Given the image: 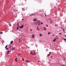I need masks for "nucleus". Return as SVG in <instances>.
I'll return each mask as SVG.
<instances>
[{
	"mask_svg": "<svg viewBox=\"0 0 66 66\" xmlns=\"http://www.w3.org/2000/svg\"><path fill=\"white\" fill-rule=\"evenodd\" d=\"M34 34L32 35V38H34Z\"/></svg>",
	"mask_w": 66,
	"mask_h": 66,
	"instance_id": "obj_8",
	"label": "nucleus"
},
{
	"mask_svg": "<svg viewBox=\"0 0 66 66\" xmlns=\"http://www.w3.org/2000/svg\"><path fill=\"white\" fill-rule=\"evenodd\" d=\"M32 15H35V14L32 13V14H31V15H29L30 16H32Z\"/></svg>",
	"mask_w": 66,
	"mask_h": 66,
	"instance_id": "obj_17",
	"label": "nucleus"
},
{
	"mask_svg": "<svg viewBox=\"0 0 66 66\" xmlns=\"http://www.w3.org/2000/svg\"><path fill=\"white\" fill-rule=\"evenodd\" d=\"M64 60H65L64 59Z\"/></svg>",
	"mask_w": 66,
	"mask_h": 66,
	"instance_id": "obj_51",
	"label": "nucleus"
},
{
	"mask_svg": "<svg viewBox=\"0 0 66 66\" xmlns=\"http://www.w3.org/2000/svg\"><path fill=\"white\" fill-rule=\"evenodd\" d=\"M21 42V40H20V39H19V42Z\"/></svg>",
	"mask_w": 66,
	"mask_h": 66,
	"instance_id": "obj_15",
	"label": "nucleus"
},
{
	"mask_svg": "<svg viewBox=\"0 0 66 66\" xmlns=\"http://www.w3.org/2000/svg\"><path fill=\"white\" fill-rule=\"evenodd\" d=\"M62 30H63V31H65V30L64 29H63Z\"/></svg>",
	"mask_w": 66,
	"mask_h": 66,
	"instance_id": "obj_35",
	"label": "nucleus"
},
{
	"mask_svg": "<svg viewBox=\"0 0 66 66\" xmlns=\"http://www.w3.org/2000/svg\"><path fill=\"white\" fill-rule=\"evenodd\" d=\"M46 14H45V17H46Z\"/></svg>",
	"mask_w": 66,
	"mask_h": 66,
	"instance_id": "obj_38",
	"label": "nucleus"
},
{
	"mask_svg": "<svg viewBox=\"0 0 66 66\" xmlns=\"http://www.w3.org/2000/svg\"><path fill=\"white\" fill-rule=\"evenodd\" d=\"M23 27V25H21V26L20 27V29H22Z\"/></svg>",
	"mask_w": 66,
	"mask_h": 66,
	"instance_id": "obj_2",
	"label": "nucleus"
},
{
	"mask_svg": "<svg viewBox=\"0 0 66 66\" xmlns=\"http://www.w3.org/2000/svg\"><path fill=\"white\" fill-rule=\"evenodd\" d=\"M56 38H57V39H58V38H59V37H56Z\"/></svg>",
	"mask_w": 66,
	"mask_h": 66,
	"instance_id": "obj_34",
	"label": "nucleus"
},
{
	"mask_svg": "<svg viewBox=\"0 0 66 66\" xmlns=\"http://www.w3.org/2000/svg\"><path fill=\"white\" fill-rule=\"evenodd\" d=\"M30 30H31V31H32V29H30Z\"/></svg>",
	"mask_w": 66,
	"mask_h": 66,
	"instance_id": "obj_42",
	"label": "nucleus"
},
{
	"mask_svg": "<svg viewBox=\"0 0 66 66\" xmlns=\"http://www.w3.org/2000/svg\"><path fill=\"white\" fill-rule=\"evenodd\" d=\"M18 29H19V28L18 27H17V30H18Z\"/></svg>",
	"mask_w": 66,
	"mask_h": 66,
	"instance_id": "obj_25",
	"label": "nucleus"
},
{
	"mask_svg": "<svg viewBox=\"0 0 66 66\" xmlns=\"http://www.w3.org/2000/svg\"><path fill=\"white\" fill-rule=\"evenodd\" d=\"M11 48V46H10L9 48Z\"/></svg>",
	"mask_w": 66,
	"mask_h": 66,
	"instance_id": "obj_39",
	"label": "nucleus"
},
{
	"mask_svg": "<svg viewBox=\"0 0 66 66\" xmlns=\"http://www.w3.org/2000/svg\"><path fill=\"white\" fill-rule=\"evenodd\" d=\"M3 33L2 32V31H1L0 32V34H2Z\"/></svg>",
	"mask_w": 66,
	"mask_h": 66,
	"instance_id": "obj_14",
	"label": "nucleus"
},
{
	"mask_svg": "<svg viewBox=\"0 0 66 66\" xmlns=\"http://www.w3.org/2000/svg\"><path fill=\"white\" fill-rule=\"evenodd\" d=\"M43 24V22H42V23H41V24Z\"/></svg>",
	"mask_w": 66,
	"mask_h": 66,
	"instance_id": "obj_37",
	"label": "nucleus"
},
{
	"mask_svg": "<svg viewBox=\"0 0 66 66\" xmlns=\"http://www.w3.org/2000/svg\"><path fill=\"white\" fill-rule=\"evenodd\" d=\"M56 36L57 37V36Z\"/></svg>",
	"mask_w": 66,
	"mask_h": 66,
	"instance_id": "obj_47",
	"label": "nucleus"
},
{
	"mask_svg": "<svg viewBox=\"0 0 66 66\" xmlns=\"http://www.w3.org/2000/svg\"><path fill=\"white\" fill-rule=\"evenodd\" d=\"M22 60H23V61H24V59H22Z\"/></svg>",
	"mask_w": 66,
	"mask_h": 66,
	"instance_id": "obj_23",
	"label": "nucleus"
},
{
	"mask_svg": "<svg viewBox=\"0 0 66 66\" xmlns=\"http://www.w3.org/2000/svg\"><path fill=\"white\" fill-rule=\"evenodd\" d=\"M25 52H26V51Z\"/></svg>",
	"mask_w": 66,
	"mask_h": 66,
	"instance_id": "obj_52",
	"label": "nucleus"
},
{
	"mask_svg": "<svg viewBox=\"0 0 66 66\" xmlns=\"http://www.w3.org/2000/svg\"><path fill=\"white\" fill-rule=\"evenodd\" d=\"M52 56H50L51 58H52Z\"/></svg>",
	"mask_w": 66,
	"mask_h": 66,
	"instance_id": "obj_28",
	"label": "nucleus"
},
{
	"mask_svg": "<svg viewBox=\"0 0 66 66\" xmlns=\"http://www.w3.org/2000/svg\"><path fill=\"white\" fill-rule=\"evenodd\" d=\"M9 26H10V27H12V25H11V24H9Z\"/></svg>",
	"mask_w": 66,
	"mask_h": 66,
	"instance_id": "obj_22",
	"label": "nucleus"
},
{
	"mask_svg": "<svg viewBox=\"0 0 66 66\" xmlns=\"http://www.w3.org/2000/svg\"><path fill=\"white\" fill-rule=\"evenodd\" d=\"M38 26H39V25H40V21L39 20H38Z\"/></svg>",
	"mask_w": 66,
	"mask_h": 66,
	"instance_id": "obj_1",
	"label": "nucleus"
},
{
	"mask_svg": "<svg viewBox=\"0 0 66 66\" xmlns=\"http://www.w3.org/2000/svg\"><path fill=\"white\" fill-rule=\"evenodd\" d=\"M15 50V48H12V50Z\"/></svg>",
	"mask_w": 66,
	"mask_h": 66,
	"instance_id": "obj_18",
	"label": "nucleus"
},
{
	"mask_svg": "<svg viewBox=\"0 0 66 66\" xmlns=\"http://www.w3.org/2000/svg\"><path fill=\"white\" fill-rule=\"evenodd\" d=\"M39 62V61H38V62Z\"/></svg>",
	"mask_w": 66,
	"mask_h": 66,
	"instance_id": "obj_45",
	"label": "nucleus"
},
{
	"mask_svg": "<svg viewBox=\"0 0 66 66\" xmlns=\"http://www.w3.org/2000/svg\"><path fill=\"white\" fill-rule=\"evenodd\" d=\"M59 2H60V1H57V3H59Z\"/></svg>",
	"mask_w": 66,
	"mask_h": 66,
	"instance_id": "obj_31",
	"label": "nucleus"
},
{
	"mask_svg": "<svg viewBox=\"0 0 66 66\" xmlns=\"http://www.w3.org/2000/svg\"><path fill=\"white\" fill-rule=\"evenodd\" d=\"M15 60L16 61V62H17V60L16 59H15Z\"/></svg>",
	"mask_w": 66,
	"mask_h": 66,
	"instance_id": "obj_24",
	"label": "nucleus"
},
{
	"mask_svg": "<svg viewBox=\"0 0 66 66\" xmlns=\"http://www.w3.org/2000/svg\"><path fill=\"white\" fill-rule=\"evenodd\" d=\"M40 16H41L42 17H43V16L42 15H41Z\"/></svg>",
	"mask_w": 66,
	"mask_h": 66,
	"instance_id": "obj_46",
	"label": "nucleus"
},
{
	"mask_svg": "<svg viewBox=\"0 0 66 66\" xmlns=\"http://www.w3.org/2000/svg\"><path fill=\"white\" fill-rule=\"evenodd\" d=\"M44 30H45V31H46V30H47V29L45 27H44Z\"/></svg>",
	"mask_w": 66,
	"mask_h": 66,
	"instance_id": "obj_11",
	"label": "nucleus"
},
{
	"mask_svg": "<svg viewBox=\"0 0 66 66\" xmlns=\"http://www.w3.org/2000/svg\"><path fill=\"white\" fill-rule=\"evenodd\" d=\"M37 20H36V19H34V21H33L34 22V21H36Z\"/></svg>",
	"mask_w": 66,
	"mask_h": 66,
	"instance_id": "obj_6",
	"label": "nucleus"
},
{
	"mask_svg": "<svg viewBox=\"0 0 66 66\" xmlns=\"http://www.w3.org/2000/svg\"><path fill=\"white\" fill-rule=\"evenodd\" d=\"M16 59L17 60V58H16Z\"/></svg>",
	"mask_w": 66,
	"mask_h": 66,
	"instance_id": "obj_49",
	"label": "nucleus"
},
{
	"mask_svg": "<svg viewBox=\"0 0 66 66\" xmlns=\"http://www.w3.org/2000/svg\"><path fill=\"white\" fill-rule=\"evenodd\" d=\"M6 49H7V50H9V48H6Z\"/></svg>",
	"mask_w": 66,
	"mask_h": 66,
	"instance_id": "obj_32",
	"label": "nucleus"
},
{
	"mask_svg": "<svg viewBox=\"0 0 66 66\" xmlns=\"http://www.w3.org/2000/svg\"><path fill=\"white\" fill-rule=\"evenodd\" d=\"M24 20V19H22V20Z\"/></svg>",
	"mask_w": 66,
	"mask_h": 66,
	"instance_id": "obj_40",
	"label": "nucleus"
},
{
	"mask_svg": "<svg viewBox=\"0 0 66 66\" xmlns=\"http://www.w3.org/2000/svg\"><path fill=\"white\" fill-rule=\"evenodd\" d=\"M34 24H35V25H36V24L37 23V22H34Z\"/></svg>",
	"mask_w": 66,
	"mask_h": 66,
	"instance_id": "obj_9",
	"label": "nucleus"
},
{
	"mask_svg": "<svg viewBox=\"0 0 66 66\" xmlns=\"http://www.w3.org/2000/svg\"><path fill=\"white\" fill-rule=\"evenodd\" d=\"M51 34V33L48 32V35H49V34Z\"/></svg>",
	"mask_w": 66,
	"mask_h": 66,
	"instance_id": "obj_20",
	"label": "nucleus"
},
{
	"mask_svg": "<svg viewBox=\"0 0 66 66\" xmlns=\"http://www.w3.org/2000/svg\"><path fill=\"white\" fill-rule=\"evenodd\" d=\"M13 43V41H11V42H10V43L11 44H12Z\"/></svg>",
	"mask_w": 66,
	"mask_h": 66,
	"instance_id": "obj_16",
	"label": "nucleus"
},
{
	"mask_svg": "<svg viewBox=\"0 0 66 66\" xmlns=\"http://www.w3.org/2000/svg\"><path fill=\"white\" fill-rule=\"evenodd\" d=\"M53 36H54V35H53Z\"/></svg>",
	"mask_w": 66,
	"mask_h": 66,
	"instance_id": "obj_43",
	"label": "nucleus"
},
{
	"mask_svg": "<svg viewBox=\"0 0 66 66\" xmlns=\"http://www.w3.org/2000/svg\"><path fill=\"white\" fill-rule=\"evenodd\" d=\"M59 34H60V35H61L62 34H61V33H60Z\"/></svg>",
	"mask_w": 66,
	"mask_h": 66,
	"instance_id": "obj_36",
	"label": "nucleus"
},
{
	"mask_svg": "<svg viewBox=\"0 0 66 66\" xmlns=\"http://www.w3.org/2000/svg\"><path fill=\"white\" fill-rule=\"evenodd\" d=\"M18 55H20V54H18Z\"/></svg>",
	"mask_w": 66,
	"mask_h": 66,
	"instance_id": "obj_41",
	"label": "nucleus"
},
{
	"mask_svg": "<svg viewBox=\"0 0 66 66\" xmlns=\"http://www.w3.org/2000/svg\"><path fill=\"white\" fill-rule=\"evenodd\" d=\"M65 36L66 37V35H65Z\"/></svg>",
	"mask_w": 66,
	"mask_h": 66,
	"instance_id": "obj_50",
	"label": "nucleus"
},
{
	"mask_svg": "<svg viewBox=\"0 0 66 66\" xmlns=\"http://www.w3.org/2000/svg\"><path fill=\"white\" fill-rule=\"evenodd\" d=\"M37 29L38 30H39V29H38V27H37Z\"/></svg>",
	"mask_w": 66,
	"mask_h": 66,
	"instance_id": "obj_33",
	"label": "nucleus"
},
{
	"mask_svg": "<svg viewBox=\"0 0 66 66\" xmlns=\"http://www.w3.org/2000/svg\"><path fill=\"white\" fill-rule=\"evenodd\" d=\"M50 21L52 23L53 22L51 20H50Z\"/></svg>",
	"mask_w": 66,
	"mask_h": 66,
	"instance_id": "obj_30",
	"label": "nucleus"
},
{
	"mask_svg": "<svg viewBox=\"0 0 66 66\" xmlns=\"http://www.w3.org/2000/svg\"><path fill=\"white\" fill-rule=\"evenodd\" d=\"M35 55V52H34V53L33 54V55Z\"/></svg>",
	"mask_w": 66,
	"mask_h": 66,
	"instance_id": "obj_19",
	"label": "nucleus"
},
{
	"mask_svg": "<svg viewBox=\"0 0 66 66\" xmlns=\"http://www.w3.org/2000/svg\"><path fill=\"white\" fill-rule=\"evenodd\" d=\"M11 51H9L8 50V51H7V54L9 55V53H10V52H11Z\"/></svg>",
	"mask_w": 66,
	"mask_h": 66,
	"instance_id": "obj_3",
	"label": "nucleus"
},
{
	"mask_svg": "<svg viewBox=\"0 0 66 66\" xmlns=\"http://www.w3.org/2000/svg\"><path fill=\"white\" fill-rule=\"evenodd\" d=\"M33 52H32V51H31V53H30V54H31V55H33V53H32Z\"/></svg>",
	"mask_w": 66,
	"mask_h": 66,
	"instance_id": "obj_13",
	"label": "nucleus"
},
{
	"mask_svg": "<svg viewBox=\"0 0 66 66\" xmlns=\"http://www.w3.org/2000/svg\"><path fill=\"white\" fill-rule=\"evenodd\" d=\"M62 66H65V65H64V64H63V65H62Z\"/></svg>",
	"mask_w": 66,
	"mask_h": 66,
	"instance_id": "obj_29",
	"label": "nucleus"
},
{
	"mask_svg": "<svg viewBox=\"0 0 66 66\" xmlns=\"http://www.w3.org/2000/svg\"><path fill=\"white\" fill-rule=\"evenodd\" d=\"M7 46H8V45H6L5 47V49H6V48H7Z\"/></svg>",
	"mask_w": 66,
	"mask_h": 66,
	"instance_id": "obj_21",
	"label": "nucleus"
},
{
	"mask_svg": "<svg viewBox=\"0 0 66 66\" xmlns=\"http://www.w3.org/2000/svg\"><path fill=\"white\" fill-rule=\"evenodd\" d=\"M64 40H65V41H66V39H64Z\"/></svg>",
	"mask_w": 66,
	"mask_h": 66,
	"instance_id": "obj_27",
	"label": "nucleus"
},
{
	"mask_svg": "<svg viewBox=\"0 0 66 66\" xmlns=\"http://www.w3.org/2000/svg\"><path fill=\"white\" fill-rule=\"evenodd\" d=\"M25 61H26L27 63H29V62H30V61L27 60H25Z\"/></svg>",
	"mask_w": 66,
	"mask_h": 66,
	"instance_id": "obj_12",
	"label": "nucleus"
},
{
	"mask_svg": "<svg viewBox=\"0 0 66 66\" xmlns=\"http://www.w3.org/2000/svg\"><path fill=\"white\" fill-rule=\"evenodd\" d=\"M24 39V40H26V39Z\"/></svg>",
	"mask_w": 66,
	"mask_h": 66,
	"instance_id": "obj_48",
	"label": "nucleus"
},
{
	"mask_svg": "<svg viewBox=\"0 0 66 66\" xmlns=\"http://www.w3.org/2000/svg\"><path fill=\"white\" fill-rule=\"evenodd\" d=\"M56 38H54V39L53 40V42H55V41H56Z\"/></svg>",
	"mask_w": 66,
	"mask_h": 66,
	"instance_id": "obj_4",
	"label": "nucleus"
},
{
	"mask_svg": "<svg viewBox=\"0 0 66 66\" xmlns=\"http://www.w3.org/2000/svg\"><path fill=\"white\" fill-rule=\"evenodd\" d=\"M47 27H48V26L47 24H46Z\"/></svg>",
	"mask_w": 66,
	"mask_h": 66,
	"instance_id": "obj_26",
	"label": "nucleus"
},
{
	"mask_svg": "<svg viewBox=\"0 0 66 66\" xmlns=\"http://www.w3.org/2000/svg\"><path fill=\"white\" fill-rule=\"evenodd\" d=\"M39 36H41V37H42V36H43V35L41 34H39Z\"/></svg>",
	"mask_w": 66,
	"mask_h": 66,
	"instance_id": "obj_7",
	"label": "nucleus"
},
{
	"mask_svg": "<svg viewBox=\"0 0 66 66\" xmlns=\"http://www.w3.org/2000/svg\"><path fill=\"white\" fill-rule=\"evenodd\" d=\"M55 26H56H56H57V25H55Z\"/></svg>",
	"mask_w": 66,
	"mask_h": 66,
	"instance_id": "obj_44",
	"label": "nucleus"
},
{
	"mask_svg": "<svg viewBox=\"0 0 66 66\" xmlns=\"http://www.w3.org/2000/svg\"><path fill=\"white\" fill-rule=\"evenodd\" d=\"M17 26L19 28H20V26H19V23L18 22Z\"/></svg>",
	"mask_w": 66,
	"mask_h": 66,
	"instance_id": "obj_5",
	"label": "nucleus"
},
{
	"mask_svg": "<svg viewBox=\"0 0 66 66\" xmlns=\"http://www.w3.org/2000/svg\"><path fill=\"white\" fill-rule=\"evenodd\" d=\"M49 53H50L49 54L47 55L48 56H50V55L51 54V52H50Z\"/></svg>",
	"mask_w": 66,
	"mask_h": 66,
	"instance_id": "obj_10",
	"label": "nucleus"
}]
</instances>
